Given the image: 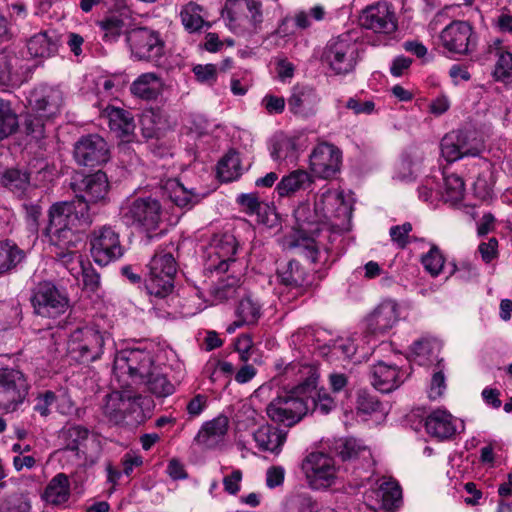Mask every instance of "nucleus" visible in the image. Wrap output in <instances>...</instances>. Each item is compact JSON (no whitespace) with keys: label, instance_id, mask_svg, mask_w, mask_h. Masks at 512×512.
<instances>
[{"label":"nucleus","instance_id":"obj_1","mask_svg":"<svg viewBox=\"0 0 512 512\" xmlns=\"http://www.w3.org/2000/svg\"><path fill=\"white\" fill-rule=\"evenodd\" d=\"M93 222V217L87 214L86 205L82 202L75 204H53L49 210V225L51 243L54 246L56 260L63 265L72 276L78 278L84 264L77 246L81 242V232Z\"/></svg>","mask_w":512,"mask_h":512},{"label":"nucleus","instance_id":"obj_2","mask_svg":"<svg viewBox=\"0 0 512 512\" xmlns=\"http://www.w3.org/2000/svg\"><path fill=\"white\" fill-rule=\"evenodd\" d=\"M239 244L234 235L229 233L215 235L207 250L205 270L225 274L216 288V296L223 300L234 296L235 289L240 286L246 270L243 259L237 257Z\"/></svg>","mask_w":512,"mask_h":512},{"label":"nucleus","instance_id":"obj_3","mask_svg":"<svg viewBox=\"0 0 512 512\" xmlns=\"http://www.w3.org/2000/svg\"><path fill=\"white\" fill-rule=\"evenodd\" d=\"M125 43L129 57L134 62L161 66L167 58L164 35L148 26H136L125 31Z\"/></svg>","mask_w":512,"mask_h":512},{"label":"nucleus","instance_id":"obj_4","mask_svg":"<svg viewBox=\"0 0 512 512\" xmlns=\"http://www.w3.org/2000/svg\"><path fill=\"white\" fill-rule=\"evenodd\" d=\"M310 411L305 398V387L299 383L290 390L280 392L267 406L268 417L276 423L292 427Z\"/></svg>","mask_w":512,"mask_h":512},{"label":"nucleus","instance_id":"obj_5","mask_svg":"<svg viewBox=\"0 0 512 512\" xmlns=\"http://www.w3.org/2000/svg\"><path fill=\"white\" fill-rule=\"evenodd\" d=\"M145 289L150 297L163 300L172 293L177 271L175 258L170 250L159 249L147 265Z\"/></svg>","mask_w":512,"mask_h":512},{"label":"nucleus","instance_id":"obj_6","mask_svg":"<svg viewBox=\"0 0 512 512\" xmlns=\"http://www.w3.org/2000/svg\"><path fill=\"white\" fill-rule=\"evenodd\" d=\"M315 200L323 224L329 223L335 233L351 229L352 204L345 199L342 191L324 187L315 196Z\"/></svg>","mask_w":512,"mask_h":512},{"label":"nucleus","instance_id":"obj_7","mask_svg":"<svg viewBox=\"0 0 512 512\" xmlns=\"http://www.w3.org/2000/svg\"><path fill=\"white\" fill-rule=\"evenodd\" d=\"M109 334L96 326L86 325L71 332L67 351L70 357L80 363H90L101 358Z\"/></svg>","mask_w":512,"mask_h":512},{"label":"nucleus","instance_id":"obj_8","mask_svg":"<svg viewBox=\"0 0 512 512\" xmlns=\"http://www.w3.org/2000/svg\"><path fill=\"white\" fill-rule=\"evenodd\" d=\"M226 25L236 35L257 31L263 21L261 3L257 0H227Z\"/></svg>","mask_w":512,"mask_h":512},{"label":"nucleus","instance_id":"obj_9","mask_svg":"<svg viewBox=\"0 0 512 512\" xmlns=\"http://www.w3.org/2000/svg\"><path fill=\"white\" fill-rule=\"evenodd\" d=\"M125 224L135 226L145 232L155 231L161 222L162 207L152 197H139L128 200L121 208Z\"/></svg>","mask_w":512,"mask_h":512},{"label":"nucleus","instance_id":"obj_10","mask_svg":"<svg viewBox=\"0 0 512 512\" xmlns=\"http://www.w3.org/2000/svg\"><path fill=\"white\" fill-rule=\"evenodd\" d=\"M88 239L91 256L100 266H107L124 255L119 233L110 225L94 228Z\"/></svg>","mask_w":512,"mask_h":512},{"label":"nucleus","instance_id":"obj_11","mask_svg":"<svg viewBox=\"0 0 512 512\" xmlns=\"http://www.w3.org/2000/svg\"><path fill=\"white\" fill-rule=\"evenodd\" d=\"M150 352L141 349H126L120 351L114 360L113 371L116 377L127 376L132 383L139 384L151 374L154 368Z\"/></svg>","mask_w":512,"mask_h":512},{"label":"nucleus","instance_id":"obj_12","mask_svg":"<svg viewBox=\"0 0 512 512\" xmlns=\"http://www.w3.org/2000/svg\"><path fill=\"white\" fill-rule=\"evenodd\" d=\"M323 58L336 75H346L356 67L358 45L348 34L340 35L327 44Z\"/></svg>","mask_w":512,"mask_h":512},{"label":"nucleus","instance_id":"obj_13","mask_svg":"<svg viewBox=\"0 0 512 512\" xmlns=\"http://www.w3.org/2000/svg\"><path fill=\"white\" fill-rule=\"evenodd\" d=\"M440 44L448 52L471 55L477 49L478 36L468 21L453 20L440 33Z\"/></svg>","mask_w":512,"mask_h":512},{"label":"nucleus","instance_id":"obj_14","mask_svg":"<svg viewBox=\"0 0 512 512\" xmlns=\"http://www.w3.org/2000/svg\"><path fill=\"white\" fill-rule=\"evenodd\" d=\"M306 481L314 490L327 489L335 484L337 468L334 459L323 452L308 454L301 465Z\"/></svg>","mask_w":512,"mask_h":512},{"label":"nucleus","instance_id":"obj_15","mask_svg":"<svg viewBox=\"0 0 512 512\" xmlns=\"http://www.w3.org/2000/svg\"><path fill=\"white\" fill-rule=\"evenodd\" d=\"M34 312L45 318H57L64 314L69 307V299L52 282H40L31 297Z\"/></svg>","mask_w":512,"mask_h":512},{"label":"nucleus","instance_id":"obj_16","mask_svg":"<svg viewBox=\"0 0 512 512\" xmlns=\"http://www.w3.org/2000/svg\"><path fill=\"white\" fill-rule=\"evenodd\" d=\"M29 385L24 374L14 368L0 369V410L14 412L28 394Z\"/></svg>","mask_w":512,"mask_h":512},{"label":"nucleus","instance_id":"obj_17","mask_svg":"<svg viewBox=\"0 0 512 512\" xmlns=\"http://www.w3.org/2000/svg\"><path fill=\"white\" fill-rule=\"evenodd\" d=\"M72 188L77 194L72 201L58 202L57 204H75V206L82 202L86 205L87 214L92 217L90 213L89 203H98L104 201L109 191V182L107 175L102 171H97L93 174L83 177L79 182L72 184Z\"/></svg>","mask_w":512,"mask_h":512},{"label":"nucleus","instance_id":"obj_18","mask_svg":"<svg viewBox=\"0 0 512 512\" xmlns=\"http://www.w3.org/2000/svg\"><path fill=\"white\" fill-rule=\"evenodd\" d=\"M359 22L363 28L384 35H391L398 29L395 9L386 1L366 7L360 15Z\"/></svg>","mask_w":512,"mask_h":512},{"label":"nucleus","instance_id":"obj_19","mask_svg":"<svg viewBox=\"0 0 512 512\" xmlns=\"http://www.w3.org/2000/svg\"><path fill=\"white\" fill-rule=\"evenodd\" d=\"M341 164V150L327 142L314 147L309 156V168L312 175L317 178L331 179L340 171Z\"/></svg>","mask_w":512,"mask_h":512},{"label":"nucleus","instance_id":"obj_20","mask_svg":"<svg viewBox=\"0 0 512 512\" xmlns=\"http://www.w3.org/2000/svg\"><path fill=\"white\" fill-rule=\"evenodd\" d=\"M74 158L79 165H102L109 160L108 144L98 134L82 136L74 145Z\"/></svg>","mask_w":512,"mask_h":512},{"label":"nucleus","instance_id":"obj_21","mask_svg":"<svg viewBox=\"0 0 512 512\" xmlns=\"http://www.w3.org/2000/svg\"><path fill=\"white\" fill-rule=\"evenodd\" d=\"M303 369L308 376L301 381V386L305 387V398L310 404V411L321 415L329 414L336 408L335 399L326 389H316L318 375L312 367L305 366Z\"/></svg>","mask_w":512,"mask_h":512},{"label":"nucleus","instance_id":"obj_22","mask_svg":"<svg viewBox=\"0 0 512 512\" xmlns=\"http://www.w3.org/2000/svg\"><path fill=\"white\" fill-rule=\"evenodd\" d=\"M398 304L393 300L382 301L366 318V330L374 335H382L399 321Z\"/></svg>","mask_w":512,"mask_h":512},{"label":"nucleus","instance_id":"obj_23","mask_svg":"<svg viewBox=\"0 0 512 512\" xmlns=\"http://www.w3.org/2000/svg\"><path fill=\"white\" fill-rule=\"evenodd\" d=\"M406 372L396 365L379 361L370 368L372 386L381 393H390L399 388L406 380Z\"/></svg>","mask_w":512,"mask_h":512},{"label":"nucleus","instance_id":"obj_24","mask_svg":"<svg viewBox=\"0 0 512 512\" xmlns=\"http://www.w3.org/2000/svg\"><path fill=\"white\" fill-rule=\"evenodd\" d=\"M28 102L33 111L51 118L59 112L63 94L56 87L40 85L31 91Z\"/></svg>","mask_w":512,"mask_h":512},{"label":"nucleus","instance_id":"obj_25","mask_svg":"<svg viewBox=\"0 0 512 512\" xmlns=\"http://www.w3.org/2000/svg\"><path fill=\"white\" fill-rule=\"evenodd\" d=\"M320 96L310 86L296 85L288 98V108L296 116L307 118L316 114Z\"/></svg>","mask_w":512,"mask_h":512},{"label":"nucleus","instance_id":"obj_26","mask_svg":"<svg viewBox=\"0 0 512 512\" xmlns=\"http://www.w3.org/2000/svg\"><path fill=\"white\" fill-rule=\"evenodd\" d=\"M229 419L224 415H219L210 421L202 424L198 433L194 437L195 444L205 448H215L224 442L228 432Z\"/></svg>","mask_w":512,"mask_h":512},{"label":"nucleus","instance_id":"obj_27","mask_svg":"<svg viewBox=\"0 0 512 512\" xmlns=\"http://www.w3.org/2000/svg\"><path fill=\"white\" fill-rule=\"evenodd\" d=\"M426 432L437 439L445 440L457 432V420L447 410L436 409L425 419Z\"/></svg>","mask_w":512,"mask_h":512},{"label":"nucleus","instance_id":"obj_28","mask_svg":"<svg viewBox=\"0 0 512 512\" xmlns=\"http://www.w3.org/2000/svg\"><path fill=\"white\" fill-rule=\"evenodd\" d=\"M442 156L448 162H454L465 156H477L480 150L470 145L461 132H452L445 135L441 141Z\"/></svg>","mask_w":512,"mask_h":512},{"label":"nucleus","instance_id":"obj_29","mask_svg":"<svg viewBox=\"0 0 512 512\" xmlns=\"http://www.w3.org/2000/svg\"><path fill=\"white\" fill-rule=\"evenodd\" d=\"M313 184L312 174L304 169H296L282 177L275 190L280 197H289L310 190Z\"/></svg>","mask_w":512,"mask_h":512},{"label":"nucleus","instance_id":"obj_30","mask_svg":"<svg viewBox=\"0 0 512 512\" xmlns=\"http://www.w3.org/2000/svg\"><path fill=\"white\" fill-rule=\"evenodd\" d=\"M335 451L344 462H359L357 467L369 468L372 465L370 450L355 438L340 439L336 443Z\"/></svg>","mask_w":512,"mask_h":512},{"label":"nucleus","instance_id":"obj_31","mask_svg":"<svg viewBox=\"0 0 512 512\" xmlns=\"http://www.w3.org/2000/svg\"><path fill=\"white\" fill-rule=\"evenodd\" d=\"M59 41V35L55 30L41 31L28 40V53L34 58H50L57 54Z\"/></svg>","mask_w":512,"mask_h":512},{"label":"nucleus","instance_id":"obj_32","mask_svg":"<svg viewBox=\"0 0 512 512\" xmlns=\"http://www.w3.org/2000/svg\"><path fill=\"white\" fill-rule=\"evenodd\" d=\"M306 146V138L303 134L278 135L275 137L270 149L273 160L283 161L296 157L298 151Z\"/></svg>","mask_w":512,"mask_h":512},{"label":"nucleus","instance_id":"obj_33","mask_svg":"<svg viewBox=\"0 0 512 512\" xmlns=\"http://www.w3.org/2000/svg\"><path fill=\"white\" fill-rule=\"evenodd\" d=\"M261 315V304L248 295L240 300L236 309V320L227 326L226 331L232 334L244 325L256 324Z\"/></svg>","mask_w":512,"mask_h":512},{"label":"nucleus","instance_id":"obj_34","mask_svg":"<svg viewBox=\"0 0 512 512\" xmlns=\"http://www.w3.org/2000/svg\"><path fill=\"white\" fill-rule=\"evenodd\" d=\"M287 432L272 425L260 426L254 433L253 438L261 451H268L279 454L286 441Z\"/></svg>","mask_w":512,"mask_h":512},{"label":"nucleus","instance_id":"obj_35","mask_svg":"<svg viewBox=\"0 0 512 512\" xmlns=\"http://www.w3.org/2000/svg\"><path fill=\"white\" fill-rule=\"evenodd\" d=\"M163 90L162 79L154 72L143 73L131 84V93L143 100H155Z\"/></svg>","mask_w":512,"mask_h":512},{"label":"nucleus","instance_id":"obj_36","mask_svg":"<svg viewBox=\"0 0 512 512\" xmlns=\"http://www.w3.org/2000/svg\"><path fill=\"white\" fill-rule=\"evenodd\" d=\"M163 189L166 197L173 204L182 209H191L201 199L199 194L192 189H187L177 179H169Z\"/></svg>","mask_w":512,"mask_h":512},{"label":"nucleus","instance_id":"obj_37","mask_svg":"<svg viewBox=\"0 0 512 512\" xmlns=\"http://www.w3.org/2000/svg\"><path fill=\"white\" fill-rule=\"evenodd\" d=\"M71 495L70 480L65 473L56 474L47 484L42 498L54 506L68 502Z\"/></svg>","mask_w":512,"mask_h":512},{"label":"nucleus","instance_id":"obj_38","mask_svg":"<svg viewBox=\"0 0 512 512\" xmlns=\"http://www.w3.org/2000/svg\"><path fill=\"white\" fill-rule=\"evenodd\" d=\"M104 116L108 119L110 130L115 132L117 136H128L134 132L135 122L129 111L108 106L104 110Z\"/></svg>","mask_w":512,"mask_h":512},{"label":"nucleus","instance_id":"obj_39","mask_svg":"<svg viewBox=\"0 0 512 512\" xmlns=\"http://www.w3.org/2000/svg\"><path fill=\"white\" fill-rule=\"evenodd\" d=\"M318 210L316 200L313 206L308 202H302L296 207L293 215L299 230L305 233H314L319 230L318 225L323 224V221Z\"/></svg>","mask_w":512,"mask_h":512},{"label":"nucleus","instance_id":"obj_40","mask_svg":"<svg viewBox=\"0 0 512 512\" xmlns=\"http://www.w3.org/2000/svg\"><path fill=\"white\" fill-rule=\"evenodd\" d=\"M277 275L286 286L300 287L308 283V274L305 269L295 260H289L280 264L277 269Z\"/></svg>","mask_w":512,"mask_h":512},{"label":"nucleus","instance_id":"obj_41","mask_svg":"<svg viewBox=\"0 0 512 512\" xmlns=\"http://www.w3.org/2000/svg\"><path fill=\"white\" fill-rule=\"evenodd\" d=\"M25 253L10 240L0 241V275L14 270L23 261Z\"/></svg>","mask_w":512,"mask_h":512},{"label":"nucleus","instance_id":"obj_42","mask_svg":"<svg viewBox=\"0 0 512 512\" xmlns=\"http://www.w3.org/2000/svg\"><path fill=\"white\" fill-rule=\"evenodd\" d=\"M443 185H440V197L445 202L457 203L463 198L465 183L457 174H442Z\"/></svg>","mask_w":512,"mask_h":512},{"label":"nucleus","instance_id":"obj_43","mask_svg":"<svg viewBox=\"0 0 512 512\" xmlns=\"http://www.w3.org/2000/svg\"><path fill=\"white\" fill-rule=\"evenodd\" d=\"M0 183L18 196H22L29 188V175L18 169L3 171L0 167Z\"/></svg>","mask_w":512,"mask_h":512},{"label":"nucleus","instance_id":"obj_44","mask_svg":"<svg viewBox=\"0 0 512 512\" xmlns=\"http://www.w3.org/2000/svg\"><path fill=\"white\" fill-rule=\"evenodd\" d=\"M139 384H144L148 391L156 397H167L171 395L175 389L174 385L156 366L151 370V374H148L147 378L143 379Z\"/></svg>","mask_w":512,"mask_h":512},{"label":"nucleus","instance_id":"obj_45","mask_svg":"<svg viewBox=\"0 0 512 512\" xmlns=\"http://www.w3.org/2000/svg\"><path fill=\"white\" fill-rule=\"evenodd\" d=\"M217 175L223 182H230L241 175L240 158L236 152L227 153L217 165Z\"/></svg>","mask_w":512,"mask_h":512},{"label":"nucleus","instance_id":"obj_46","mask_svg":"<svg viewBox=\"0 0 512 512\" xmlns=\"http://www.w3.org/2000/svg\"><path fill=\"white\" fill-rule=\"evenodd\" d=\"M496 56L493 78L506 85L512 84V53L497 49Z\"/></svg>","mask_w":512,"mask_h":512},{"label":"nucleus","instance_id":"obj_47","mask_svg":"<svg viewBox=\"0 0 512 512\" xmlns=\"http://www.w3.org/2000/svg\"><path fill=\"white\" fill-rule=\"evenodd\" d=\"M102 39L105 42H116L124 31V20L118 15H112L98 22Z\"/></svg>","mask_w":512,"mask_h":512},{"label":"nucleus","instance_id":"obj_48","mask_svg":"<svg viewBox=\"0 0 512 512\" xmlns=\"http://www.w3.org/2000/svg\"><path fill=\"white\" fill-rule=\"evenodd\" d=\"M327 355L335 358L350 359L357 350L354 339L351 337H338L326 344Z\"/></svg>","mask_w":512,"mask_h":512},{"label":"nucleus","instance_id":"obj_49","mask_svg":"<svg viewBox=\"0 0 512 512\" xmlns=\"http://www.w3.org/2000/svg\"><path fill=\"white\" fill-rule=\"evenodd\" d=\"M18 128V118L9 102L0 99V141L13 134Z\"/></svg>","mask_w":512,"mask_h":512},{"label":"nucleus","instance_id":"obj_50","mask_svg":"<svg viewBox=\"0 0 512 512\" xmlns=\"http://www.w3.org/2000/svg\"><path fill=\"white\" fill-rule=\"evenodd\" d=\"M201 12L202 8L194 2H189L182 8L180 16L186 30L196 32L202 28L204 20Z\"/></svg>","mask_w":512,"mask_h":512},{"label":"nucleus","instance_id":"obj_51","mask_svg":"<svg viewBox=\"0 0 512 512\" xmlns=\"http://www.w3.org/2000/svg\"><path fill=\"white\" fill-rule=\"evenodd\" d=\"M88 433V430L80 425L65 428L62 432V436L66 443V449L76 451L77 456L82 458L80 456V446L87 440Z\"/></svg>","mask_w":512,"mask_h":512},{"label":"nucleus","instance_id":"obj_52","mask_svg":"<svg viewBox=\"0 0 512 512\" xmlns=\"http://www.w3.org/2000/svg\"><path fill=\"white\" fill-rule=\"evenodd\" d=\"M383 506L392 509L398 506L402 499V491L399 484L394 480H384L379 486Z\"/></svg>","mask_w":512,"mask_h":512},{"label":"nucleus","instance_id":"obj_53","mask_svg":"<svg viewBox=\"0 0 512 512\" xmlns=\"http://www.w3.org/2000/svg\"><path fill=\"white\" fill-rule=\"evenodd\" d=\"M125 408L126 402L120 392L114 391L105 397L103 411L111 420L119 421L123 419Z\"/></svg>","mask_w":512,"mask_h":512},{"label":"nucleus","instance_id":"obj_54","mask_svg":"<svg viewBox=\"0 0 512 512\" xmlns=\"http://www.w3.org/2000/svg\"><path fill=\"white\" fill-rule=\"evenodd\" d=\"M49 118L44 115H40L32 110L31 113L27 114L24 122L25 131L28 135H31L34 139L39 140L45 136V122Z\"/></svg>","mask_w":512,"mask_h":512},{"label":"nucleus","instance_id":"obj_55","mask_svg":"<svg viewBox=\"0 0 512 512\" xmlns=\"http://www.w3.org/2000/svg\"><path fill=\"white\" fill-rule=\"evenodd\" d=\"M421 262L425 270L435 277L442 271L444 257L438 247L433 245L428 253L422 256Z\"/></svg>","mask_w":512,"mask_h":512},{"label":"nucleus","instance_id":"obj_56","mask_svg":"<svg viewBox=\"0 0 512 512\" xmlns=\"http://www.w3.org/2000/svg\"><path fill=\"white\" fill-rule=\"evenodd\" d=\"M57 401V396L53 391L47 390L39 393L34 399L33 410L42 417L51 414L53 407Z\"/></svg>","mask_w":512,"mask_h":512},{"label":"nucleus","instance_id":"obj_57","mask_svg":"<svg viewBox=\"0 0 512 512\" xmlns=\"http://www.w3.org/2000/svg\"><path fill=\"white\" fill-rule=\"evenodd\" d=\"M419 198L425 202L433 203L440 197V182L436 177H427L418 189Z\"/></svg>","mask_w":512,"mask_h":512},{"label":"nucleus","instance_id":"obj_58","mask_svg":"<svg viewBox=\"0 0 512 512\" xmlns=\"http://www.w3.org/2000/svg\"><path fill=\"white\" fill-rule=\"evenodd\" d=\"M412 231V225L405 222L401 225L392 226L389 230V235L392 242L400 249L405 248L410 242L409 233Z\"/></svg>","mask_w":512,"mask_h":512},{"label":"nucleus","instance_id":"obj_59","mask_svg":"<svg viewBox=\"0 0 512 512\" xmlns=\"http://www.w3.org/2000/svg\"><path fill=\"white\" fill-rule=\"evenodd\" d=\"M18 62L19 59L13 53L7 51L0 52V81L11 80Z\"/></svg>","mask_w":512,"mask_h":512},{"label":"nucleus","instance_id":"obj_60","mask_svg":"<svg viewBox=\"0 0 512 512\" xmlns=\"http://www.w3.org/2000/svg\"><path fill=\"white\" fill-rule=\"evenodd\" d=\"M440 348V343L434 338H422L415 341L412 345V352L423 358H429L432 354L437 352Z\"/></svg>","mask_w":512,"mask_h":512},{"label":"nucleus","instance_id":"obj_61","mask_svg":"<svg viewBox=\"0 0 512 512\" xmlns=\"http://www.w3.org/2000/svg\"><path fill=\"white\" fill-rule=\"evenodd\" d=\"M140 124L145 137H154L160 129V116L153 111H145L141 115Z\"/></svg>","mask_w":512,"mask_h":512},{"label":"nucleus","instance_id":"obj_62","mask_svg":"<svg viewBox=\"0 0 512 512\" xmlns=\"http://www.w3.org/2000/svg\"><path fill=\"white\" fill-rule=\"evenodd\" d=\"M298 248L313 263L322 261L323 253L328 254L329 252L328 248L322 251L314 239L304 240L303 244L298 245Z\"/></svg>","mask_w":512,"mask_h":512},{"label":"nucleus","instance_id":"obj_63","mask_svg":"<svg viewBox=\"0 0 512 512\" xmlns=\"http://www.w3.org/2000/svg\"><path fill=\"white\" fill-rule=\"evenodd\" d=\"M380 402L376 396L366 391H360L357 397V408L365 414H371L380 409Z\"/></svg>","mask_w":512,"mask_h":512},{"label":"nucleus","instance_id":"obj_64","mask_svg":"<svg viewBox=\"0 0 512 512\" xmlns=\"http://www.w3.org/2000/svg\"><path fill=\"white\" fill-rule=\"evenodd\" d=\"M196 79L204 84L212 85L217 79V68L214 64L196 65L193 68Z\"/></svg>","mask_w":512,"mask_h":512}]
</instances>
